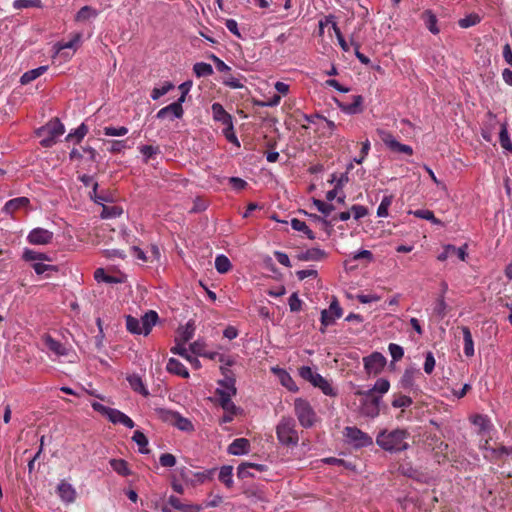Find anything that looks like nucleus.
<instances>
[{"label": "nucleus", "mask_w": 512, "mask_h": 512, "mask_svg": "<svg viewBox=\"0 0 512 512\" xmlns=\"http://www.w3.org/2000/svg\"><path fill=\"white\" fill-rule=\"evenodd\" d=\"M409 433L405 429H384L376 436V444L386 452L399 453L407 450L410 445L407 442Z\"/></svg>", "instance_id": "1"}, {"label": "nucleus", "mask_w": 512, "mask_h": 512, "mask_svg": "<svg viewBox=\"0 0 512 512\" xmlns=\"http://www.w3.org/2000/svg\"><path fill=\"white\" fill-rule=\"evenodd\" d=\"M276 436L280 444L295 447L299 443L296 422L292 417L283 416L276 426Z\"/></svg>", "instance_id": "2"}, {"label": "nucleus", "mask_w": 512, "mask_h": 512, "mask_svg": "<svg viewBox=\"0 0 512 512\" xmlns=\"http://www.w3.org/2000/svg\"><path fill=\"white\" fill-rule=\"evenodd\" d=\"M159 317L157 312L149 310L141 318H136L131 315L126 316V328L132 334H143L147 336L153 326L156 325Z\"/></svg>", "instance_id": "3"}, {"label": "nucleus", "mask_w": 512, "mask_h": 512, "mask_svg": "<svg viewBox=\"0 0 512 512\" xmlns=\"http://www.w3.org/2000/svg\"><path fill=\"white\" fill-rule=\"evenodd\" d=\"M64 132V125L58 119H54L40 127L37 130V135L41 138L40 144L43 147L48 148L52 147Z\"/></svg>", "instance_id": "4"}, {"label": "nucleus", "mask_w": 512, "mask_h": 512, "mask_svg": "<svg viewBox=\"0 0 512 512\" xmlns=\"http://www.w3.org/2000/svg\"><path fill=\"white\" fill-rule=\"evenodd\" d=\"M299 375L314 387L319 388L323 394L331 397H335L337 395V391L332 387L331 383L311 367H301L299 369Z\"/></svg>", "instance_id": "5"}, {"label": "nucleus", "mask_w": 512, "mask_h": 512, "mask_svg": "<svg viewBox=\"0 0 512 512\" xmlns=\"http://www.w3.org/2000/svg\"><path fill=\"white\" fill-rule=\"evenodd\" d=\"M294 412L303 428H311L315 424L317 416L307 400L296 398L294 400Z\"/></svg>", "instance_id": "6"}, {"label": "nucleus", "mask_w": 512, "mask_h": 512, "mask_svg": "<svg viewBox=\"0 0 512 512\" xmlns=\"http://www.w3.org/2000/svg\"><path fill=\"white\" fill-rule=\"evenodd\" d=\"M377 133L379 137L381 138L382 142L385 144V146L390 149L392 152L406 154V155H412L413 154V148L410 145L402 144L399 141L395 139V137L388 131L378 129Z\"/></svg>", "instance_id": "7"}, {"label": "nucleus", "mask_w": 512, "mask_h": 512, "mask_svg": "<svg viewBox=\"0 0 512 512\" xmlns=\"http://www.w3.org/2000/svg\"><path fill=\"white\" fill-rule=\"evenodd\" d=\"M344 435L346 440L357 448L367 447L373 443L372 438L357 427H346Z\"/></svg>", "instance_id": "8"}, {"label": "nucleus", "mask_w": 512, "mask_h": 512, "mask_svg": "<svg viewBox=\"0 0 512 512\" xmlns=\"http://www.w3.org/2000/svg\"><path fill=\"white\" fill-rule=\"evenodd\" d=\"M386 358L380 352H373L363 358L364 369L369 375L379 374L386 365Z\"/></svg>", "instance_id": "9"}, {"label": "nucleus", "mask_w": 512, "mask_h": 512, "mask_svg": "<svg viewBox=\"0 0 512 512\" xmlns=\"http://www.w3.org/2000/svg\"><path fill=\"white\" fill-rule=\"evenodd\" d=\"M81 42V34L77 33L68 42H59L54 45L56 54L61 55L65 60L70 59Z\"/></svg>", "instance_id": "10"}, {"label": "nucleus", "mask_w": 512, "mask_h": 512, "mask_svg": "<svg viewBox=\"0 0 512 512\" xmlns=\"http://www.w3.org/2000/svg\"><path fill=\"white\" fill-rule=\"evenodd\" d=\"M184 102V97H179L177 101L161 108L156 117L158 119H165L167 117H171V119L181 118L183 116L184 110L182 104Z\"/></svg>", "instance_id": "11"}, {"label": "nucleus", "mask_w": 512, "mask_h": 512, "mask_svg": "<svg viewBox=\"0 0 512 512\" xmlns=\"http://www.w3.org/2000/svg\"><path fill=\"white\" fill-rule=\"evenodd\" d=\"M164 418L172 423L177 429L183 432H193L194 425L188 418L183 417L180 413L174 411H165Z\"/></svg>", "instance_id": "12"}, {"label": "nucleus", "mask_w": 512, "mask_h": 512, "mask_svg": "<svg viewBox=\"0 0 512 512\" xmlns=\"http://www.w3.org/2000/svg\"><path fill=\"white\" fill-rule=\"evenodd\" d=\"M359 411L363 416L376 418L380 413V398L373 396L363 398Z\"/></svg>", "instance_id": "13"}, {"label": "nucleus", "mask_w": 512, "mask_h": 512, "mask_svg": "<svg viewBox=\"0 0 512 512\" xmlns=\"http://www.w3.org/2000/svg\"><path fill=\"white\" fill-rule=\"evenodd\" d=\"M52 239L53 232L41 227L32 229L27 236V241L33 245H46L50 243Z\"/></svg>", "instance_id": "14"}, {"label": "nucleus", "mask_w": 512, "mask_h": 512, "mask_svg": "<svg viewBox=\"0 0 512 512\" xmlns=\"http://www.w3.org/2000/svg\"><path fill=\"white\" fill-rule=\"evenodd\" d=\"M341 316H342V309H341L339 303L336 300H334L330 303V306L328 309H324L321 312V324L324 327H327L329 325H332Z\"/></svg>", "instance_id": "15"}, {"label": "nucleus", "mask_w": 512, "mask_h": 512, "mask_svg": "<svg viewBox=\"0 0 512 512\" xmlns=\"http://www.w3.org/2000/svg\"><path fill=\"white\" fill-rule=\"evenodd\" d=\"M235 382V378L227 374L225 375L224 379L219 380L218 387L216 389L218 398L235 396L237 392Z\"/></svg>", "instance_id": "16"}, {"label": "nucleus", "mask_w": 512, "mask_h": 512, "mask_svg": "<svg viewBox=\"0 0 512 512\" xmlns=\"http://www.w3.org/2000/svg\"><path fill=\"white\" fill-rule=\"evenodd\" d=\"M466 249L467 245L456 247L454 245L448 244L444 246L443 251L438 255L437 259L439 261H445L450 257L456 256L458 259L464 261L467 257Z\"/></svg>", "instance_id": "17"}, {"label": "nucleus", "mask_w": 512, "mask_h": 512, "mask_svg": "<svg viewBox=\"0 0 512 512\" xmlns=\"http://www.w3.org/2000/svg\"><path fill=\"white\" fill-rule=\"evenodd\" d=\"M338 107L342 112L348 115L359 114L363 110V97L354 95L351 102H339Z\"/></svg>", "instance_id": "18"}, {"label": "nucleus", "mask_w": 512, "mask_h": 512, "mask_svg": "<svg viewBox=\"0 0 512 512\" xmlns=\"http://www.w3.org/2000/svg\"><path fill=\"white\" fill-rule=\"evenodd\" d=\"M43 342L46 348L56 356H66L68 354L66 346L48 334L43 336Z\"/></svg>", "instance_id": "19"}, {"label": "nucleus", "mask_w": 512, "mask_h": 512, "mask_svg": "<svg viewBox=\"0 0 512 512\" xmlns=\"http://www.w3.org/2000/svg\"><path fill=\"white\" fill-rule=\"evenodd\" d=\"M57 494L65 503H73L76 499L75 488L66 481H61L57 486Z\"/></svg>", "instance_id": "20"}, {"label": "nucleus", "mask_w": 512, "mask_h": 512, "mask_svg": "<svg viewBox=\"0 0 512 512\" xmlns=\"http://www.w3.org/2000/svg\"><path fill=\"white\" fill-rule=\"evenodd\" d=\"M107 418L113 424H121L129 429L135 426L134 421L129 416L115 408L111 409Z\"/></svg>", "instance_id": "21"}, {"label": "nucleus", "mask_w": 512, "mask_h": 512, "mask_svg": "<svg viewBox=\"0 0 512 512\" xmlns=\"http://www.w3.org/2000/svg\"><path fill=\"white\" fill-rule=\"evenodd\" d=\"M271 370L275 375H277L280 383L285 388H287L291 392L298 391V386L296 385L295 381L292 379V377L286 370L279 368V367H273Z\"/></svg>", "instance_id": "22"}, {"label": "nucleus", "mask_w": 512, "mask_h": 512, "mask_svg": "<svg viewBox=\"0 0 512 512\" xmlns=\"http://www.w3.org/2000/svg\"><path fill=\"white\" fill-rule=\"evenodd\" d=\"M29 204L30 200L27 197H17L7 201L3 211L6 214L13 215L16 211L27 208Z\"/></svg>", "instance_id": "23"}, {"label": "nucleus", "mask_w": 512, "mask_h": 512, "mask_svg": "<svg viewBox=\"0 0 512 512\" xmlns=\"http://www.w3.org/2000/svg\"><path fill=\"white\" fill-rule=\"evenodd\" d=\"M499 143L505 154H512V140L508 132V123L506 121L500 124Z\"/></svg>", "instance_id": "24"}, {"label": "nucleus", "mask_w": 512, "mask_h": 512, "mask_svg": "<svg viewBox=\"0 0 512 512\" xmlns=\"http://www.w3.org/2000/svg\"><path fill=\"white\" fill-rule=\"evenodd\" d=\"M211 110L213 119L217 122H220L223 126L233 122L232 116L225 111L224 107L220 103H213Z\"/></svg>", "instance_id": "25"}, {"label": "nucleus", "mask_w": 512, "mask_h": 512, "mask_svg": "<svg viewBox=\"0 0 512 512\" xmlns=\"http://www.w3.org/2000/svg\"><path fill=\"white\" fill-rule=\"evenodd\" d=\"M250 444L245 438H237L228 446V453L231 455H244L249 452Z\"/></svg>", "instance_id": "26"}, {"label": "nucleus", "mask_w": 512, "mask_h": 512, "mask_svg": "<svg viewBox=\"0 0 512 512\" xmlns=\"http://www.w3.org/2000/svg\"><path fill=\"white\" fill-rule=\"evenodd\" d=\"M421 19L423 20L426 28L434 35H437L440 32L438 27V19L432 10H425L421 14Z\"/></svg>", "instance_id": "27"}, {"label": "nucleus", "mask_w": 512, "mask_h": 512, "mask_svg": "<svg viewBox=\"0 0 512 512\" xmlns=\"http://www.w3.org/2000/svg\"><path fill=\"white\" fill-rule=\"evenodd\" d=\"M486 117H487V123L481 129V136L485 141L491 142L492 137H493V127L497 123V117L491 111L487 112Z\"/></svg>", "instance_id": "28"}, {"label": "nucleus", "mask_w": 512, "mask_h": 512, "mask_svg": "<svg viewBox=\"0 0 512 512\" xmlns=\"http://www.w3.org/2000/svg\"><path fill=\"white\" fill-rule=\"evenodd\" d=\"M166 369L169 373L175 374L177 376L188 378L189 372L187 368L177 359L170 358L168 360Z\"/></svg>", "instance_id": "29"}, {"label": "nucleus", "mask_w": 512, "mask_h": 512, "mask_svg": "<svg viewBox=\"0 0 512 512\" xmlns=\"http://www.w3.org/2000/svg\"><path fill=\"white\" fill-rule=\"evenodd\" d=\"M47 70H48L47 65L39 66L37 68L31 69V70L25 72L20 77V83L22 85H27V84L31 83L32 81L36 80L37 78H39L40 76H42Z\"/></svg>", "instance_id": "30"}, {"label": "nucleus", "mask_w": 512, "mask_h": 512, "mask_svg": "<svg viewBox=\"0 0 512 512\" xmlns=\"http://www.w3.org/2000/svg\"><path fill=\"white\" fill-rule=\"evenodd\" d=\"M462 330V333H463V344H464V347H463V350H464V354L466 357H473L474 354H475V350H474V341H473V338H472V334H471V331L468 327L466 326H463L461 328Z\"/></svg>", "instance_id": "31"}, {"label": "nucleus", "mask_w": 512, "mask_h": 512, "mask_svg": "<svg viewBox=\"0 0 512 512\" xmlns=\"http://www.w3.org/2000/svg\"><path fill=\"white\" fill-rule=\"evenodd\" d=\"M326 253L319 248H310L298 254L301 261H319L325 257Z\"/></svg>", "instance_id": "32"}, {"label": "nucleus", "mask_w": 512, "mask_h": 512, "mask_svg": "<svg viewBox=\"0 0 512 512\" xmlns=\"http://www.w3.org/2000/svg\"><path fill=\"white\" fill-rule=\"evenodd\" d=\"M127 381L129 383L130 387L135 392H137L145 397L149 395V391L146 388V386L144 385L142 378L139 375H136V374L130 375L127 377Z\"/></svg>", "instance_id": "33"}, {"label": "nucleus", "mask_w": 512, "mask_h": 512, "mask_svg": "<svg viewBox=\"0 0 512 512\" xmlns=\"http://www.w3.org/2000/svg\"><path fill=\"white\" fill-rule=\"evenodd\" d=\"M418 373L419 370L413 367L405 369L400 380L402 387L405 389H412L414 387L415 376Z\"/></svg>", "instance_id": "34"}, {"label": "nucleus", "mask_w": 512, "mask_h": 512, "mask_svg": "<svg viewBox=\"0 0 512 512\" xmlns=\"http://www.w3.org/2000/svg\"><path fill=\"white\" fill-rule=\"evenodd\" d=\"M87 133H88V127L84 123H82L73 132H70L66 136V141L74 142L75 144H79L82 141V139L86 136Z\"/></svg>", "instance_id": "35"}, {"label": "nucleus", "mask_w": 512, "mask_h": 512, "mask_svg": "<svg viewBox=\"0 0 512 512\" xmlns=\"http://www.w3.org/2000/svg\"><path fill=\"white\" fill-rule=\"evenodd\" d=\"M290 224L294 230L304 233L308 239L314 240L316 238L314 232L307 226L304 221L293 218L291 219Z\"/></svg>", "instance_id": "36"}, {"label": "nucleus", "mask_w": 512, "mask_h": 512, "mask_svg": "<svg viewBox=\"0 0 512 512\" xmlns=\"http://www.w3.org/2000/svg\"><path fill=\"white\" fill-rule=\"evenodd\" d=\"M79 180L85 185V186H90L92 185L93 187V195H91V197L94 199V201L98 204H102L103 201H106V198L102 197V196H97L96 195V190H97V187H98V183L95 182L93 180V177L90 176V175H87V174H83L79 177Z\"/></svg>", "instance_id": "37"}, {"label": "nucleus", "mask_w": 512, "mask_h": 512, "mask_svg": "<svg viewBox=\"0 0 512 512\" xmlns=\"http://www.w3.org/2000/svg\"><path fill=\"white\" fill-rule=\"evenodd\" d=\"M98 11L90 6H83L76 14V21L84 22L92 18H96Z\"/></svg>", "instance_id": "38"}, {"label": "nucleus", "mask_w": 512, "mask_h": 512, "mask_svg": "<svg viewBox=\"0 0 512 512\" xmlns=\"http://www.w3.org/2000/svg\"><path fill=\"white\" fill-rule=\"evenodd\" d=\"M232 265L229 258L223 254L217 255L215 258V269L220 274H225L231 269Z\"/></svg>", "instance_id": "39"}, {"label": "nucleus", "mask_w": 512, "mask_h": 512, "mask_svg": "<svg viewBox=\"0 0 512 512\" xmlns=\"http://www.w3.org/2000/svg\"><path fill=\"white\" fill-rule=\"evenodd\" d=\"M219 480L226 487L231 488L233 485V468L232 466H222L219 471Z\"/></svg>", "instance_id": "40"}, {"label": "nucleus", "mask_w": 512, "mask_h": 512, "mask_svg": "<svg viewBox=\"0 0 512 512\" xmlns=\"http://www.w3.org/2000/svg\"><path fill=\"white\" fill-rule=\"evenodd\" d=\"M110 465L112 469L121 476H128L130 474L128 464L123 459H111Z\"/></svg>", "instance_id": "41"}, {"label": "nucleus", "mask_w": 512, "mask_h": 512, "mask_svg": "<svg viewBox=\"0 0 512 512\" xmlns=\"http://www.w3.org/2000/svg\"><path fill=\"white\" fill-rule=\"evenodd\" d=\"M193 71L197 77H207L213 74V67L205 62H197L193 66Z\"/></svg>", "instance_id": "42"}, {"label": "nucleus", "mask_w": 512, "mask_h": 512, "mask_svg": "<svg viewBox=\"0 0 512 512\" xmlns=\"http://www.w3.org/2000/svg\"><path fill=\"white\" fill-rule=\"evenodd\" d=\"M390 388V382L385 378H379L373 387L369 390H367V395H371L373 392H378L379 394L383 395L389 391Z\"/></svg>", "instance_id": "43"}, {"label": "nucleus", "mask_w": 512, "mask_h": 512, "mask_svg": "<svg viewBox=\"0 0 512 512\" xmlns=\"http://www.w3.org/2000/svg\"><path fill=\"white\" fill-rule=\"evenodd\" d=\"M195 333V325L193 321H188L186 325L179 332L181 342L187 343L190 341Z\"/></svg>", "instance_id": "44"}, {"label": "nucleus", "mask_w": 512, "mask_h": 512, "mask_svg": "<svg viewBox=\"0 0 512 512\" xmlns=\"http://www.w3.org/2000/svg\"><path fill=\"white\" fill-rule=\"evenodd\" d=\"M132 440L138 445L140 453H148V439L144 433H142L140 430H136L133 434Z\"/></svg>", "instance_id": "45"}, {"label": "nucleus", "mask_w": 512, "mask_h": 512, "mask_svg": "<svg viewBox=\"0 0 512 512\" xmlns=\"http://www.w3.org/2000/svg\"><path fill=\"white\" fill-rule=\"evenodd\" d=\"M173 88H174V85L171 82H169V81L164 82L161 86L154 87L153 90L151 91L150 96H151L152 100H158L160 97L167 94Z\"/></svg>", "instance_id": "46"}, {"label": "nucleus", "mask_w": 512, "mask_h": 512, "mask_svg": "<svg viewBox=\"0 0 512 512\" xmlns=\"http://www.w3.org/2000/svg\"><path fill=\"white\" fill-rule=\"evenodd\" d=\"M409 213L413 214L417 218L431 221L433 224L441 223V221L434 216V213L428 209H418L415 211H410Z\"/></svg>", "instance_id": "47"}, {"label": "nucleus", "mask_w": 512, "mask_h": 512, "mask_svg": "<svg viewBox=\"0 0 512 512\" xmlns=\"http://www.w3.org/2000/svg\"><path fill=\"white\" fill-rule=\"evenodd\" d=\"M139 150L143 156L144 162L146 163L155 155L160 153L159 147L153 145H142L139 147Z\"/></svg>", "instance_id": "48"}, {"label": "nucleus", "mask_w": 512, "mask_h": 512, "mask_svg": "<svg viewBox=\"0 0 512 512\" xmlns=\"http://www.w3.org/2000/svg\"><path fill=\"white\" fill-rule=\"evenodd\" d=\"M392 201H393L392 195L384 196L382 198L381 203L379 204V206L377 208V216L378 217L384 218V217L388 216V209L391 206Z\"/></svg>", "instance_id": "49"}, {"label": "nucleus", "mask_w": 512, "mask_h": 512, "mask_svg": "<svg viewBox=\"0 0 512 512\" xmlns=\"http://www.w3.org/2000/svg\"><path fill=\"white\" fill-rule=\"evenodd\" d=\"M447 304L443 295H440L434 304L433 312L439 318L443 319L446 316Z\"/></svg>", "instance_id": "50"}, {"label": "nucleus", "mask_w": 512, "mask_h": 512, "mask_svg": "<svg viewBox=\"0 0 512 512\" xmlns=\"http://www.w3.org/2000/svg\"><path fill=\"white\" fill-rule=\"evenodd\" d=\"M41 8L42 7V1L41 0H14L13 2V8L14 9H25V8Z\"/></svg>", "instance_id": "51"}, {"label": "nucleus", "mask_w": 512, "mask_h": 512, "mask_svg": "<svg viewBox=\"0 0 512 512\" xmlns=\"http://www.w3.org/2000/svg\"><path fill=\"white\" fill-rule=\"evenodd\" d=\"M474 425L478 426L481 431H488L491 428V421L486 415H475L472 419Z\"/></svg>", "instance_id": "52"}, {"label": "nucleus", "mask_w": 512, "mask_h": 512, "mask_svg": "<svg viewBox=\"0 0 512 512\" xmlns=\"http://www.w3.org/2000/svg\"><path fill=\"white\" fill-rule=\"evenodd\" d=\"M103 133L106 136L119 137V136L126 135L128 133V128L125 126H120V127L106 126L103 128Z\"/></svg>", "instance_id": "53"}, {"label": "nucleus", "mask_w": 512, "mask_h": 512, "mask_svg": "<svg viewBox=\"0 0 512 512\" xmlns=\"http://www.w3.org/2000/svg\"><path fill=\"white\" fill-rule=\"evenodd\" d=\"M218 399L219 405L225 412L237 413L239 411V408L236 407V405L232 401V397H223Z\"/></svg>", "instance_id": "54"}, {"label": "nucleus", "mask_w": 512, "mask_h": 512, "mask_svg": "<svg viewBox=\"0 0 512 512\" xmlns=\"http://www.w3.org/2000/svg\"><path fill=\"white\" fill-rule=\"evenodd\" d=\"M413 403L412 398L406 395H398L392 401L394 408H407Z\"/></svg>", "instance_id": "55"}, {"label": "nucleus", "mask_w": 512, "mask_h": 512, "mask_svg": "<svg viewBox=\"0 0 512 512\" xmlns=\"http://www.w3.org/2000/svg\"><path fill=\"white\" fill-rule=\"evenodd\" d=\"M223 135L225 136V138L230 142V143H233L235 145H237L238 147L240 146V143L238 141V138L235 134V131H234V126H233V122L224 126L223 128Z\"/></svg>", "instance_id": "56"}, {"label": "nucleus", "mask_w": 512, "mask_h": 512, "mask_svg": "<svg viewBox=\"0 0 512 512\" xmlns=\"http://www.w3.org/2000/svg\"><path fill=\"white\" fill-rule=\"evenodd\" d=\"M480 22V17L477 14H470L465 18L459 20L458 24L461 28H469Z\"/></svg>", "instance_id": "57"}, {"label": "nucleus", "mask_w": 512, "mask_h": 512, "mask_svg": "<svg viewBox=\"0 0 512 512\" xmlns=\"http://www.w3.org/2000/svg\"><path fill=\"white\" fill-rule=\"evenodd\" d=\"M23 258L26 261H42L47 259L44 253H40L31 249H26L24 251Z\"/></svg>", "instance_id": "58"}, {"label": "nucleus", "mask_w": 512, "mask_h": 512, "mask_svg": "<svg viewBox=\"0 0 512 512\" xmlns=\"http://www.w3.org/2000/svg\"><path fill=\"white\" fill-rule=\"evenodd\" d=\"M313 204L317 210L325 216H328L334 210V206L332 204L326 203L322 200L314 199Z\"/></svg>", "instance_id": "59"}, {"label": "nucleus", "mask_w": 512, "mask_h": 512, "mask_svg": "<svg viewBox=\"0 0 512 512\" xmlns=\"http://www.w3.org/2000/svg\"><path fill=\"white\" fill-rule=\"evenodd\" d=\"M389 353L393 361H399L404 355V349L395 343H390L388 346Z\"/></svg>", "instance_id": "60"}, {"label": "nucleus", "mask_w": 512, "mask_h": 512, "mask_svg": "<svg viewBox=\"0 0 512 512\" xmlns=\"http://www.w3.org/2000/svg\"><path fill=\"white\" fill-rule=\"evenodd\" d=\"M122 213V209L117 206H111V207H103L101 217L104 219L107 218H115L117 216H120Z\"/></svg>", "instance_id": "61"}, {"label": "nucleus", "mask_w": 512, "mask_h": 512, "mask_svg": "<svg viewBox=\"0 0 512 512\" xmlns=\"http://www.w3.org/2000/svg\"><path fill=\"white\" fill-rule=\"evenodd\" d=\"M370 147H371V144H370V141L368 139H366L364 142H362V148H361V151H360V156L359 157H355L353 159V162H355L357 164H362L364 162V160L366 159L367 155L369 154Z\"/></svg>", "instance_id": "62"}, {"label": "nucleus", "mask_w": 512, "mask_h": 512, "mask_svg": "<svg viewBox=\"0 0 512 512\" xmlns=\"http://www.w3.org/2000/svg\"><path fill=\"white\" fill-rule=\"evenodd\" d=\"M189 350L197 356H202L206 351V344L203 340L194 341L190 344Z\"/></svg>", "instance_id": "63"}, {"label": "nucleus", "mask_w": 512, "mask_h": 512, "mask_svg": "<svg viewBox=\"0 0 512 512\" xmlns=\"http://www.w3.org/2000/svg\"><path fill=\"white\" fill-rule=\"evenodd\" d=\"M435 364H436V361H435L433 353L430 351L427 352L425 354V362H424V366H423L425 373L431 374L435 368Z\"/></svg>", "instance_id": "64"}]
</instances>
